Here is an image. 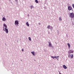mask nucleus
<instances>
[{
    "mask_svg": "<svg viewBox=\"0 0 74 74\" xmlns=\"http://www.w3.org/2000/svg\"><path fill=\"white\" fill-rule=\"evenodd\" d=\"M6 19L5 18V17H3V19H2V20H3V21H5V20H6Z\"/></svg>",
    "mask_w": 74,
    "mask_h": 74,
    "instance_id": "10",
    "label": "nucleus"
},
{
    "mask_svg": "<svg viewBox=\"0 0 74 74\" xmlns=\"http://www.w3.org/2000/svg\"><path fill=\"white\" fill-rule=\"evenodd\" d=\"M9 1H10V0H9Z\"/></svg>",
    "mask_w": 74,
    "mask_h": 74,
    "instance_id": "28",
    "label": "nucleus"
},
{
    "mask_svg": "<svg viewBox=\"0 0 74 74\" xmlns=\"http://www.w3.org/2000/svg\"><path fill=\"white\" fill-rule=\"evenodd\" d=\"M31 53H32L33 55H34V56H35L36 55H35V54L34 53V51H32Z\"/></svg>",
    "mask_w": 74,
    "mask_h": 74,
    "instance_id": "8",
    "label": "nucleus"
},
{
    "mask_svg": "<svg viewBox=\"0 0 74 74\" xmlns=\"http://www.w3.org/2000/svg\"><path fill=\"white\" fill-rule=\"evenodd\" d=\"M3 31H4L5 32V29H3Z\"/></svg>",
    "mask_w": 74,
    "mask_h": 74,
    "instance_id": "25",
    "label": "nucleus"
},
{
    "mask_svg": "<svg viewBox=\"0 0 74 74\" xmlns=\"http://www.w3.org/2000/svg\"><path fill=\"white\" fill-rule=\"evenodd\" d=\"M26 25H27V26H29V23H28V22H27L26 23Z\"/></svg>",
    "mask_w": 74,
    "mask_h": 74,
    "instance_id": "14",
    "label": "nucleus"
},
{
    "mask_svg": "<svg viewBox=\"0 0 74 74\" xmlns=\"http://www.w3.org/2000/svg\"><path fill=\"white\" fill-rule=\"evenodd\" d=\"M51 58H53V59H54V58H56V56H55L54 57H53V56H51Z\"/></svg>",
    "mask_w": 74,
    "mask_h": 74,
    "instance_id": "16",
    "label": "nucleus"
},
{
    "mask_svg": "<svg viewBox=\"0 0 74 74\" xmlns=\"http://www.w3.org/2000/svg\"><path fill=\"white\" fill-rule=\"evenodd\" d=\"M56 59H58V60H59V56H58L57 57H56Z\"/></svg>",
    "mask_w": 74,
    "mask_h": 74,
    "instance_id": "21",
    "label": "nucleus"
},
{
    "mask_svg": "<svg viewBox=\"0 0 74 74\" xmlns=\"http://www.w3.org/2000/svg\"><path fill=\"white\" fill-rule=\"evenodd\" d=\"M35 2L36 3H38V1L37 0H35Z\"/></svg>",
    "mask_w": 74,
    "mask_h": 74,
    "instance_id": "17",
    "label": "nucleus"
},
{
    "mask_svg": "<svg viewBox=\"0 0 74 74\" xmlns=\"http://www.w3.org/2000/svg\"><path fill=\"white\" fill-rule=\"evenodd\" d=\"M67 44L68 48H70V44L69 43H68Z\"/></svg>",
    "mask_w": 74,
    "mask_h": 74,
    "instance_id": "11",
    "label": "nucleus"
},
{
    "mask_svg": "<svg viewBox=\"0 0 74 74\" xmlns=\"http://www.w3.org/2000/svg\"><path fill=\"white\" fill-rule=\"evenodd\" d=\"M4 29V27H3V29Z\"/></svg>",
    "mask_w": 74,
    "mask_h": 74,
    "instance_id": "26",
    "label": "nucleus"
},
{
    "mask_svg": "<svg viewBox=\"0 0 74 74\" xmlns=\"http://www.w3.org/2000/svg\"><path fill=\"white\" fill-rule=\"evenodd\" d=\"M71 59H73V57L74 56H73V54H71Z\"/></svg>",
    "mask_w": 74,
    "mask_h": 74,
    "instance_id": "15",
    "label": "nucleus"
},
{
    "mask_svg": "<svg viewBox=\"0 0 74 74\" xmlns=\"http://www.w3.org/2000/svg\"><path fill=\"white\" fill-rule=\"evenodd\" d=\"M72 7L73 8V9H74V4H72Z\"/></svg>",
    "mask_w": 74,
    "mask_h": 74,
    "instance_id": "22",
    "label": "nucleus"
},
{
    "mask_svg": "<svg viewBox=\"0 0 74 74\" xmlns=\"http://www.w3.org/2000/svg\"><path fill=\"white\" fill-rule=\"evenodd\" d=\"M14 25H19V22L18 21H15Z\"/></svg>",
    "mask_w": 74,
    "mask_h": 74,
    "instance_id": "3",
    "label": "nucleus"
},
{
    "mask_svg": "<svg viewBox=\"0 0 74 74\" xmlns=\"http://www.w3.org/2000/svg\"><path fill=\"white\" fill-rule=\"evenodd\" d=\"M22 51H23H23H24V50L23 49H22Z\"/></svg>",
    "mask_w": 74,
    "mask_h": 74,
    "instance_id": "23",
    "label": "nucleus"
},
{
    "mask_svg": "<svg viewBox=\"0 0 74 74\" xmlns=\"http://www.w3.org/2000/svg\"><path fill=\"white\" fill-rule=\"evenodd\" d=\"M33 7H34V6H33V5H31V9H32V8H33Z\"/></svg>",
    "mask_w": 74,
    "mask_h": 74,
    "instance_id": "20",
    "label": "nucleus"
},
{
    "mask_svg": "<svg viewBox=\"0 0 74 74\" xmlns=\"http://www.w3.org/2000/svg\"><path fill=\"white\" fill-rule=\"evenodd\" d=\"M63 67L64 69H67V66H66V65H63Z\"/></svg>",
    "mask_w": 74,
    "mask_h": 74,
    "instance_id": "7",
    "label": "nucleus"
},
{
    "mask_svg": "<svg viewBox=\"0 0 74 74\" xmlns=\"http://www.w3.org/2000/svg\"><path fill=\"white\" fill-rule=\"evenodd\" d=\"M3 26L5 27V28H7V26L5 23L3 24Z\"/></svg>",
    "mask_w": 74,
    "mask_h": 74,
    "instance_id": "9",
    "label": "nucleus"
},
{
    "mask_svg": "<svg viewBox=\"0 0 74 74\" xmlns=\"http://www.w3.org/2000/svg\"><path fill=\"white\" fill-rule=\"evenodd\" d=\"M49 47H52V44L51 42H49Z\"/></svg>",
    "mask_w": 74,
    "mask_h": 74,
    "instance_id": "6",
    "label": "nucleus"
},
{
    "mask_svg": "<svg viewBox=\"0 0 74 74\" xmlns=\"http://www.w3.org/2000/svg\"><path fill=\"white\" fill-rule=\"evenodd\" d=\"M38 25H41V23H38Z\"/></svg>",
    "mask_w": 74,
    "mask_h": 74,
    "instance_id": "24",
    "label": "nucleus"
},
{
    "mask_svg": "<svg viewBox=\"0 0 74 74\" xmlns=\"http://www.w3.org/2000/svg\"><path fill=\"white\" fill-rule=\"evenodd\" d=\"M28 15H29V14H28Z\"/></svg>",
    "mask_w": 74,
    "mask_h": 74,
    "instance_id": "27",
    "label": "nucleus"
},
{
    "mask_svg": "<svg viewBox=\"0 0 74 74\" xmlns=\"http://www.w3.org/2000/svg\"><path fill=\"white\" fill-rule=\"evenodd\" d=\"M5 29L6 33L7 34H8V29L6 28H5Z\"/></svg>",
    "mask_w": 74,
    "mask_h": 74,
    "instance_id": "4",
    "label": "nucleus"
},
{
    "mask_svg": "<svg viewBox=\"0 0 74 74\" xmlns=\"http://www.w3.org/2000/svg\"><path fill=\"white\" fill-rule=\"evenodd\" d=\"M68 9L69 11H71L72 10V8L71 6H69Z\"/></svg>",
    "mask_w": 74,
    "mask_h": 74,
    "instance_id": "5",
    "label": "nucleus"
},
{
    "mask_svg": "<svg viewBox=\"0 0 74 74\" xmlns=\"http://www.w3.org/2000/svg\"><path fill=\"white\" fill-rule=\"evenodd\" d=\"M70 16L71 18H73L74 17V13L73 12L70 13Z\"/></svg>",
    "mask_w": 74,
    "mask_h": 74,
    "instance_id": "1",
    "label": "nucleus"
},
{
    "mask_svg": "<svg viewBox=\"0 0 74 74\" xmlns=\"http://www.w3.org/2000/svg\"><path fill=\"white\" fill-rule=\"evenodd\" d=\"M59 20L61 21H62V17H59Z\"/></svg>",
    "mask_w": 74,
    "mask_h": 74,
    "instance_id": "12",
    "label": "nucleus"
},
{
    "mask_svg": "<svg viewBox=\"0 0 74 74\" xmlns=\"http://www.w3.org/2000/svg\"><path fill=\"white\" fill-rule=\"evenodd\" d=\"M28 38L29 41H32V39H31V38L30 37H29Z\"/></svg>",
    "mask_w": 74,
    "mask_h": 74,
    "instance_id": "18",
    "label": "nucleus"
},
{
    "mask_svg": "<svg viewBox=\"0 0 74 74\" xmlns=\"http://www.w3.org/2000/svg\"><path fill=\"white\" fill-rule=\"evenodd\" d=\"M47 29H50L51 28V26H50V25L48 26L47 27Z\"/></svg>",
    "mask_w": 74,
    "mask_h": 74,
    "instance_id": "13",
    "label": "nucleus"
},
{
    "mask_svg": "<svg viewBox=\"0 0 74 74\" xmlns=\"http://www.w3.org/2000/svg\"><path fill=\"white\" fill-rule=\"evenodd\" d=\"M71 57V54H69L68 55V58H70Z\"/></svg>",
    "mask_w": 74,
    "mask_h": 74,
    "instance_id": "19",
    "label": "nucleus"
},
{
    "mask_svg": "<svg viewBox=\"0 0 74 74\" xmlns=\"http://www.w3.org/2000/svg\"><path fill=\"white\" fill-rule=\"evenodd\" d=\"M68 53H74V51H73V50H70L68 52Z\"/></svg>",
    "mask_w": 74,
    "mask_h": 74,
    "instance_id": "2",
    "label": "nucleus"
}]
</instances>
